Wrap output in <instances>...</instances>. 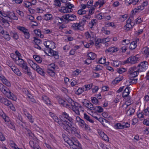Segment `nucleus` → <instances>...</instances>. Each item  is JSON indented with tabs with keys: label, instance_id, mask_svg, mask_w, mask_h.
<instances>
[{
	"label": "nucleus",
	"instance_id": "a18cd8bd",
	"mask_svg": "<svg viewBox=\"0 0 149 149\" xmlns=\"http://www.w3.org/2000/svg\"><path fill=\"white\" fill-rule=\"evenodd\" d=\"M25 114L27 117L30 122L31 123H33V120L32 118V116L31 115L29 114V113H27V114Z\"/></svg>",
	"mask_w": 149,
	"mask_h": 149
},
{
	"label": "nucleus",
	"instance_id": "c85d7f7f",
	"mask_svg": "<svg viewBox=\"0 0 149 149\" xmlns=\"http://www.w3.org/2000/svg\"><path fill=\"white\" fill-rule=\"evenodd\" d=\"M42 100L47 104H50V101L49 99L46 96H43L42 97Z\"/></svg>",
	"mask_w": 149,
	"mask_h": 149
},
{
	"label": "nucleus",
	"instance_id": "2f4dec72",
	"mask_svg": "<svg viewBox=\"0 0 149 149\" xmlns=\"http://www.w3.org/2000/svg\"><path fill=\"white\" fill-rule=\"evenodd\" d=\"M144 54L146 57H148L149 55V49L147 47H145L143 48Z\"/></svg>",
	"mask_w": 149,
	"mask_h": 149
},
{
	"label": "nucleus",
	"instance_id": "338daca9",
	"mask_svg": "<svg viewBox=\"0 0 149 149\" xmlns=\"http://www.w3.org/2000/svg\"><path fill=\"white\" fill-rule=\"evenodd\" d=\"M143 124L149 126V118L144 119L143 122Z\"/></svg>",
	"mask_w": 149,
	"mask_h": 149
},
{
	"label": "nucleus",
	"instance_id": "0e129e2a",
	"mask_svg": "<svg viewBox=\"0 0 149 149\" xmlns=\"http://www.w3.org/2000/svg\"><path fill=\"white\" fill-rule=\"evenodd\" d=\"M106 59L105 58H101L99 60V62L100 64H104L105 63Z\"/></svg>",
	"mask_w": 149,
	"mask_h": 149
},
{
	"label": "nucleus",
	"instance_id": "473e14b6",
	"mask_svg": "<svg viewBox=\"0 0 149 149\" xmlns=\"http://www.w3.org/2000/svg\"><path fill=\"white\" fill-rule=\"evenodd\" d=\"M17 29L22 31L24 34L28 30V29L24 27L19 26L17 27Z\"/></svg>",
	"mask_w": 149,
	"mask_h": 149
},
{
	"label": "nucleus",
	"instance_id": "f704fd0d",
	"mask_svg": "<svg viewBox=\"0 0 149 149\" xmlns=\"http://www.w3.org/2000/svg\"><path fill=\"white\" fill-rule=\"evenodd\" d=\"M84 118L91 123H93L94 122L93 120L91 119L90 117L86 113H84Z\"/></svg>",
	"mask_w": 149,
	"mask_h": 149
},
{
	"label": "nucleus",
	"instance_id": "f257e3e1",
	"mask_svg": "<svg viewBox=\"0 0 149 149\" xmlns=\"http://www.w3.org/2000/svg\"><path fill=\"white\" fill-rule=\"evenodd\" d=\"M64 124H61L62 127L66 131L76 136L79 135V132L74 127L72 126L71 123H70L68 121L65 120Z\"/></svg>",
	"mask_w": 149,
	"mask_h": 149
},
{
	"label": "nucleus",
	"instance_id": "864d4df0",
	"mask_svg": "<svg viewBox=\"0 0 149 149\" xmlns=\"http://www.w3.org/2000/svg\"><path fill=\"white\" fill-rule=\"evenodd\" d=\"M23 4L24 6L27 8H29L30 6H31V2L29 1H24Z\"/></svg>",
	"mask_w": 149,
	"mask_h": 149
},
{
	"label": "nucleus",
	"instance_id": "13d9d810",
	"mask_svg": "<svg viewBox=\"0 0 149 149\" xmlns=\"http://www.w3.org/2000/svg\"><path fill=\"white\" fill-rule=\"evenodd\" d=\"M91 99L92 102L93 103L95 104H96L98 103V100L95 97H93L92 98L91 97Z\"/></svg>",
	"mask_w": 149,
	"mask_h": 149
},
{
	"label": "nucleus",
	"instance_id": "7ed1b4c3",
	"mask_svg": "<svg viewBox=\"0 0 149 149\" xmlns=\"http://www.w3.org/2000/svg\"><path fill=\"white\" fill-rule=\"evenodd\" d=\"M55 43L51 41L49 45V48L46 49V50L48 51L49 56H54L56 59H57L59 58L58 53L53 50L55 47Z\"/></svg>",
	"mask_w": 149,
	"mask_h": 149
},
{
	"label": "nucleus",
	"instance_id": "58836bf2",
	"mask_svg": "<svg viewBox=\"0 0 149 149\" xmlns=\"http://www.w3.org/2000/svg\"><path fill=\"white\" fill-rule=\"evenodd\" d=\"M10 35L15 40H17L19 38V36L16 33L11 32L10 33Z\"/></svg>",
	"mask_w": 149,
	"mask_h": 149
},
{
	"label": "nucleus",
	"instance_id": "0eeeda50",
	"mask_svg": "<svg viewBox=\"0 0 149 149\" xmlns=\"http://www.w3.org/2000/svg\"><path fill=\"white\" fill-rule=\"evenodd\" d=\"M81 107L80 105L79 104L75 102L74 104L73 105V106L71 107H69L72 108L73 111H74L76 114L79 115L80 114L79 109L80 108H81Z\"/></svg>",
	"mask_w": 149,
	"mask_h": 149
},
{
	"label": "nucleus",
	"instance_id": "6ab92c4d",
	"mask_svg": "<svg viewBox=\"0 0 149 149\" xmlns=\"http://www.w3.org/2000/svg\"><path fill=\"white\" fill-rule=\"evenodd\" d=\"M1 33L3 34L4 38L7 40H9L10 39V36L6 31L3 30L1 31Z\"/></svg>",
	"mask_w": 149,
	"mask_h": 149
},
{
	"label": "nucleus",
	"instance_id": "dca6fc26",
	"mask_svg": "<svg viewBox=\"0 0 149 149\" xmlns=\"http://www.w3.org/2000/svg\"><path fill=\"white\" fill-rule=\"evenodd\" d=\"M63 117L67 119L71 123H73V119L70 117L69 116V115L65 112H63L62 114Z\"/></svg>",
	"mask_w": 149,
	"mask_h": 149
},
{
	"label": "nucleus",
	"instance_id": "393cba45",
	"mask_svg": "<svg viewBox=\"0 0 149 149\" xmlns=\"http://www.w3.org/2000/svg\"><path fill=\"white\" fill-rule=\"evenodd\" d=\"M5 17L6 16L4 17L5 18L1 17V21L3 23L6 24L7 26H9V23L8 22L9 21V19H8V18L7 17L6 18Z\"/></svg>",
	"mask_w": 149,
	"mask_h": 149
},
{
	"label": "nucleus",
	"instance_id": "ea45409f",
	"mask_svg": "<svg viewBox=\"0 0 149 149\" xmlns=\"http://www.w3.org/2000/svg\"><path fill=\"white\" fill-rule=\"evenodd\" d=\"M134 109L132 108H130L127 111V113L129 116H130L133 114L134 112Z\"/></svg>",
	"mask_w": 149,
	"mask_h": 149
},
{
	"label": "nucleus",
	"instance_id": "7c9ffc66",
	"mask_svg": "<svg viewBox=\"0 0 149 149\" xmlns=\"http://www.w3.org/2000/svg\"><path fill=\"white\" fill-rule=\"evenodd\" d=\"M45 19L47 20H51L53 19L52 15L50 14H46L45 15Z\"/></svg>",
	"mask_w": 149,
	"mask_h": 149
},
{
	"label": "nucleus",
	"instance_id": "423d86ee",
	"mask_svg": "<svg viewBox=\"0 0 149 149\" xmlns=\"http://www.w3.org/2000/svg\"><path fill=\"white\" fill-rule=\"evenodd\" d=\"M148 66V63L146 61L141 62L137 67L139 69V72L144 71Z\"/></svg>",
	"mask_w": 149,
	"mask_h": 149
},
{
	"label": "nucleus",
	"instance_id": "412c9836",
	"mask_svg": "<svg viewBox=\"0 0 149 149\" xmlns=\"http://www.w3.org/2000/svg\"><path fill=\"white\" fill-rule=\"evenodd\" d=\"M0 116L3 118L6 122H9L10 120L9 118L1 110L0 111Z\"/></svg>",
	"mask_w": 149,
	"mask_h": 149
},
{
	"label": "nucleus",
	"instance_id": "aec40b11",
	"mask_svg": "<svg viewBox=\"0 0 149 149\" xmlns=\"http://www.w3.org/2000/svg\"><path fill=\"white\" fill-rule=\"evenodd\" d=\"M118 50V48L115 47H111L105 50L106 52H110L111 53L115 52L117 51Z\"/></svg>",
	"mask_w": 149,
	"mask_h": 149
},
{
	"label": "nucleus",
	"instance_id": "9b49d317",
	"mask_svg": "<svg viewBox=\"0 0 149 149\" xmlns=\"http://www.w3.org/2000/svg\"><path fill=\"white\" fill-rule=\"evenodd\" d=\"M87 56H88V58L86 61V63L88 65L91 63V62H88L87 61H88L89 60H93L95 59L96 57V54L93 52H91L87 54Z\"/></svg>",
	"mask_w": 149,
	"mask_h": 149
},
{
	"label": "nucleus",
	"instance_id": "9d476101",
	"mask_svg": "<svg viewBox=\"0 0 149 149\" xmlns=\"http://www.w3.org/2000/svg\"><path fill=\"white\" fill-rule=\"evenodd\" d=\"M49 113L51 117L54 120L58 123V124L62 127V125H61V124H62L63 123V124H64L65 123V121L60 120L59 121L58 117L54 114L51 112H50Z\"/></svg>",
	"mask_w": 149,
	"mask_h": 149
},
{
	"label": "nucleus",
	"instance_id": "a211bd4d",
	"mask_svg": "<svg viewBox=\"0 0 149 149\" xmlns=\"http://www.w3.org/2000/svg\"><path fill=\"white\" fill-rule=\"evenodd\" d=\"M5 17L8 18L9 19H10L15 20H17L18 19V18L15 16V14L13 12L10 13L7 16H6Z\"/></svg>",
	"mask_w": 149,
	"mask_h": 149
},
{
	"label": "nucleus",
	"instance_id": "a19ab883",
	"mask_svg": "<svg viewBox=\"0 0 149 149\" xmlns=\"http://www.w3.org/2000/svg\"><path fill=\"white\" fill-rule=\"evenodd\" d=\"M54 70H52L51 69H48L47 73L51 76H55V73Z\"/></svg>",
	"mask_w": 149,
	"mask_h": 149
},
{
	"label": "nucleus",
	"instance_id": "79ce46f5",
	"mask_svg": "<svg viewBox=\"0 0 149 149\" xmlns=\"http://www.w3.org/2000/svg\"><path fill=\"white\" fill-rule=\"evenodd\" d=\"M137 82V79H134L133 78H130V79L129 80V82L130 83L132 84H135Z\"/></svg>",
	"mask_w": 149,
	"mask_h": 149
},
{
	"label": "nucleus",
	"instance_id": "3c124183",
	"mask_svg": "<svg viewBox=\"0 0 149 149\" xmlns=\"http://www.w3.org/2000/svg\"><path fill=\"white\" fill-rule=\"evenodd\" d=\"M52 41H47L44 42V45L45 46L46 49H47L48 48H49V45Z\"/></svg>",
	"mask_w": 149,
	"mask_h": 149
},
{
	"label": "nucleus",
	"instance_id": "c03bdc74",
	"mask_svg": "<svg viewBox=\"0 0 149 149\" xmlns=\"http://www.w3.org/2000/svg\"><path fill=\"white\" fill-rule=\"evenodd\" d=\"M115 126L117 129H123L124 128L123 124L122 125L120 123H118L116 124Z\"/></svg>",
	"mask_w": 149,
	"mask_h": 149
},
{
	"label": "nucleus",
	"instance_id": "5701e85b",
	"mask_svg": "<svg viewBox=\"0 0 149 149\" xmlns=\"http://www.w3.org/2000/svg\"><path fill=\"white\" fill-rule=\"evenodd\" d=\"M130 93L129 88L127 87L124 91L122 93V96L123 97H126L129 95Z\"/></svg>",
	"mask_w": 149,
	"mask_h": 149
},
{
	"label": "nucleus",
	"instance_id": "72a5a7b5",
	"mask_svg": "<svg viewBox=\"0 0 149 149\" xmlns=\"http://www.w3.org/2000/svg\"><path fill=\"white\" fill-rule=\"evenodd\" d=\"M37 72L41 75L45 76V72H44L43 70L41 68L39 67L36 70Z\"/></svg>",
	"mask_w": 149,
	"mask_h": 149
},
{
	"label": "nucleus",
	"instance_id": "4c0bfd02",
	"mask_svg": "<svg viewBox=\"0 0 149 149\" xmlns=\"http://www.w3.org/2000/svg\"><path fill=\"white\" fill-rule=\"evenodd\" d=\"M65 7L68 9H72V8L73 7V5L71 4L70 3L67 1L65 3Z\"/></svg>",
	"mask_w": 149,
	"mask_h": 149
},
{
	"label": "nucleus",
	"instance_id": "680f3d73",
	"mask_svg": "<svg viewBox=\"0 0 149 149\" xmlns=\"http://www.w3.org/2000/svg\"><path fill=\"white\" fill-rule=\"evenodd\" d=\"M54 5L56 6H59L61 5L60 1L59 0H55L54 1Z\"/></svg>",
	"mask_w": 149,
	"mask_h": 149
},
{
	"label": "nucleus",
	"instance_id": "f3484780",
	"mask_svg": "<svg viewBox=\"0 0 149 149\" xmlns=\"http://www.w3.org/2000/svg\"><path fill=\"white\" fill-rule=\"evenodd\" d=\"M28 63L30 64L32 68L34 70H36L39 67L36 63H34L32 61L29 60L28 61Z\"/></svg>",
	"mask_w": 149,
	"mask_h": 149
},
{
	"label": "nucleus",
	"instance_id": "f03ea898",
	"mask_svg": "<svg viewBox=\"0 0 149 149\" xmlns=\"http://www.w3.org/2000/svg\"><path fill=\"white\" fill-rule=\"evenodd\" d=\"M64 139L73 149H81V145L77 141L70 139L66 136L64 137Z\"/></svg>",
	"mask_w": 149,
	"mask_h": 149
},
{
	"label": "nucleus",
	"instance_id": "b1692460",
	"mask_svg": "<svg viewBox=\"0 0 149 149\" xmlns=\"http://www.w3.org/2000/svg\"><path fill=\"white\" fill-rule=\"evenodd\" d=\"M102 123L104 126L107 127H108L110 125V122L105 119H102Z\"/></svg>",
	"mask_w": 149,
	"mask_h": 149
},
{
	"label": "nucleus",
	"instance_id": "39448f33",
	"mask_svg": "<svg viewBox=\"0 0 149 149\" xmlns=\"http://www.w3.org/2000/svg\"><path fill=\"white\" fill-rule=\"evenodd\" d=\"M3 93L5 94L8 98L15 101L16 100V97L10 91L9 89L6 86H5V88H4V92H3Z\"/></svg>",
	"mask_w": 149,
	"mask_h": 149
},
{
	"label": "nucleus",
	"instance_id": "6e6552de",
	"mask_svg": "<svg viewBox=\"0 0 149 149\" xmlns=\"http://www.w3.org/2000/svg\"><path fill=\"white\" fill-rule=\"evenodd\" d=\"M138 59L139 58L137 57V55L135 56H132L127 58L126 62L134 64L138 61Z\"/></svg>",
	"mask_w": 149,
	"mask_h": 149
},
{
	"label": "nucleus",
	"instance_id": "f8f14e48",
	"mask_svg": "<svg viewBox=\"0 0 149 149\" xmlns=\"http://www.w3.org/2000/svg\"><path fill=\"white\" fill-rule=\"evenodd\" d=\"M65 20H74L76 19V16L73 14H69L65 15Z\"/></svg>",
	"mask_w": 149,
	"mask_h": 149
},
{
	"label": "nucleus",
	"instance_id": "ddd939ff",
	"mask_svg": "<svg viewBox=\"0 0 149 149\" xmlns=\"http://www.w3.org/2000/svg\"><path fill=\"white\" fill-rule=\"evenodd\" d=\"M0 102L7 106L9 107L10 105H12V103L10 101L6 99L3 97L1 98V96H0Z\"/></svg>",
	"mask_w": 149,
	"mask_h": 149
},
{
	"label": "nucleus",
	"instance_id": "1a4fd4ad",
	"mask_svg": "<svg viewBox=\"0 0 149 149\" xmlns=\"http://www.w3.org/2000/svg\"><path fill=\"white\" fill-rule=\"evenodd\" d=\"M84 24L82 22L74 23L73 24L72 26L75 30H81L83 29V26Z\"/></svg>",
	"mask_w": 149,
	"mask_h": 149
},
{
	"label": "nucleus",
	"instance_id": "e433bc0d",
	"mask_svg": "<svg viewBox=\"0 0 149 149\" xmlns=\"http://www.w3.org/2000/svg\"><path fill=\"white\" fill-rule=\"evenodd\" d=\"M94 110H96L99 113L102 112L103 111V109L100 106H96V107H94Z\"/></svg>",
	"mask_w": 149,
	"mask_h": 149
},
{
	"label": "nucleus",
	"instance_id": "a878e982",
	"mask_svg": "<svg viewBox=\"0 0 149 149\" xmlns=\"http://www.w3.org/2000/svg\"><path fill=\"white\" fill-rule=\"evenodd\" d=\"M18 59L16 61V63L20 66L23 65L26 63L23 60L20 58L19 57H18Z\"/></svg>",
	"mask_w": 149,
	"mask_h": 149
},
{
	"label": "nucleus",
	"instance_id": "4468645a",
	"mask_svg": "<svg viewBox=\"0 0 149 149\" xmlns=\"http://www.w3.org/2000/svg\"><path fill=\"white\" fill-rule=\"evenodd\" d=\"M72 9H68L65 6H63L59 8V10L61 13H66L72 12Z\"/></svg>",
	"mask_w": 149,
	"mask_h": 149
},
{
	"label": "nucleus",
	"instance_id": "774afa93",
	"mask_svg": "<svg viewBox=\"0 0 149 149\" xmlns=\"http://www.w3.org/2000/svg\"><path fill=\"white\" fill-rule=\"evenodd\" d=\"M143 111L146 116L148 115L149 114V107H148L146 109H145Z\"/></svg>",
	"mask_w": 149,
	"mask_h": 149
},
{
	"label": "nucleus",
	"instance_id": "bb28decb",
	"mask_svg": "<svg viewBox=\"0 0 149 149\" xmlns=\"http://www.w3.org/2000/svg\"><path fill=\"white\" fill-rule=\"evenodd\" d=\"M33 58L38 63H40L42 61V58L39 56L37 55H33Z\"/></svg>",
	"mask_w": 149,
	"mask_h": 149
},
{
	"label": "nucleus",
	"instance_id": "2eb2a0df",
	"mask_svg": "<svg viewBox=\"0 0 149 149\" xmlns=\"http://www.w3.org/2000/svg\"><path fill=\"white\" fill-rule=\"evenodd\" d=\"M76 120L78 123V124L81 127L83 128L84 127L85 123L84 121L82 119H81L79 116H77L76 118Z\"/></svg>",
	"mask_w": 149,
	"mask_h": 149
},
{
	"label": "nucleus",
	"instance_id": "052dcab7",
	"mask_svg": "<svg viewBox=\"0 0 149 149\" xmlns=\"http://www.w3.org/2000/svg\"><path fill=\"white\" fill-rule=\"evenodd\" d=\"M126 28V30L127 31H129L130 29L132 28V26L130 23H127L125 25Z\"/></svg>",
	"mask_w": 149,
	"mask_h": 149
},
{
	"label": "nucleus",
	"instance_id": "bf43d9fd",
	"mask_svg": "<svg viewBox=\"0 0 149 149\" xmlns=\"http://www.w3.org/2000/svg\"><path fill=\"white\" fill-rule=\"evenodd\" d=\"M138 117L140 119L143 118H144V113L141 112L137 114Z\"/></svg>",
	"mask_w": 149,
	"mask_h": 149
},
{
	"label": "nucleus",
	"instance_id": "5fc2aeb1",
	"mask_svg": "<svg viewBox=\"0 0 149 149\" xmlns=\"http://www.w3.org/2000/svg\"><path fill=\"white\" fill-rule=\"evenodd\" d=\"M93 0L89 1L87 3V7L88 8H90L91 6H93Z\"/></svg>",
	"mask_w": 149,
	"mask_h": 149
},
{
	"label": "nucleus",
	"instance_id": "c756f323",
	"mask_svg": "<svg viewBox=\"0 0 149 149\" xmlns=\"http://www.w3.org/2000/svg\"><path fill=\"white\" fill-rule=\"evenodd\" d=\"M136 41H133L132 42L129 46V48L131 49H133L135 48L137 45H136Z\"/></svg>",
	"mask_w": 149,
	"mask_h": 149
},
{
	"label": "nucleus",
	"instance_id": "20e7f679",
	"mask_svg": "<svg viewBox=\"0 0 149 149\" xmlns=\"http://www.w3.org/2000/svg\"><path fill=\"white\" fill-rule=\"evenodd\" d=\"M139 69L136 66H134L130 68L129 70V77L130 78H134L136 77L139 73Z\"/></svg>",
	"mask_w": 149,
	"mask_h": 149
},
{
	"label": "nucleus",
	"instance_id": "8fccbe9b",
	"mask_svg": "<svg viewBox=\"0 0 149 149\" xmlns=\"http://www.w3.org/2000/svg\"><path fill=\"white\" fill-rule=\"evenodd\" d=\"M126 71L125 68H119L118 69L117 72L120 74H122Z\"/></svg>",
	"mask_w": 149,
	"mask_h": 149
},
{
	"label": "nucleus",
	"instance_id": "603ef678",
	"mask_svg": "<svg viewBox=\"0 0 149 149\" xmlns=\"http://www.w3.org/2000/svg\"><path fill=\"white\" fill-rule=\"evenodd\" d=\"M86 11L84 9L79 10L78 11V14L79 15H84L86 14Z\"/></svg>",
	"mask_w": 149,
	"mask_h": 149
},
{
	"label": "nucleus",
	"instance_id": "c9c22d12",
	"mask_svg": "<svg viewBox=\"0 0 149 149\" xmlns=\"http://www.w3.org/2000/svg\"><path fill=\"white\" fill-rule=\"evenodd\" d=\"M91 110H94V107L90 102L87 104L86 106V107Z\"/></svg>",
	"mask_w": 149,
	"mask_h": 149
},
{
	"label": "nucleus",
	"instance_id": "de8ad7c7",
	"mask_svg": "<svg viewBox=\"0 0 149 149\" xmlns=\"http://www.w3.org/2000/svg\"><path fill=\"white\" fill-rule=\"evenodd\" d=\"M24 36L25 38L26 39H28L30 36V34L28 30L25 32L24 34Z\"/></svg>",
	"mask_w": 149,
	"mask_h": 149
},
{
	"label": "nucleus",
	"instance_id": "09e8293b",
	"mask_svg": "<svg viewBox=\"0 0 149 149\" xmlns=\"http://www.w3.org/2000/svg\"><path fill=\"white\" fill-rule=\"evenodd\" d=\"M104 16L103 15V14L100 13L98 14L96 16V17L99 20H100L104 18Z\"/></svg>",
	"mask_w": 149,
	"mask_h": 149
},
{
	"label": "nucleus",
	"instance_id": "cd10ccee",
	"mask_svg": "<svg viewBox=\"0 0 149 149\" xmlns=\"http://www.w3.org/2000/svg\"><path fill=\"white\" fill-rule=\"evenodd\" d=\"M65 16H63L61 17H56L55 18V19L56 20L58 21V22L60 24L62 23L63 22L65 19Z\"/></svg>",
	"mask_w": 149,
	"mask_h": 149
},
{
	"label": "nucleus",
	"instance_id": "37998d69",
	"mask_svg": "<svg viewBox=\"0 0 149 149\" xmlns=\"http://www.w3.org/2000/svg\"><path fill=\"white\" fill-rule=\"evenodd\" d=\"M67 101L68 103L69 104H70V107L73 106V105H74V103H75L72 99L70 98L68 99Z\"/></svg>",
	"mask_w": 149,
	"mask_h": 149
},
{
	"label": "nucleus",
	"instance_id": "e2e57ef3",
	"mask_svg": "<svg viewBox=\"0 0 149 149\" xmlns=\"http://www.w3.org/2000/svg\"><path fill=\"white\" fill-rule=\"evenodd\" d=\"M10 145L12 147L14 148L17 147V145L13 141H10Z\"/></svg>",
	"mask_w": 149,
	"mask_h": 149
},
{
	"label": "nucleus",
	"instance_id": "4be33fe9",
	"mask_svg": "<svg viewBox=\"0 0 149 149\" xmlns=\"http://www.w3.org/2000/svg\"><path fill=\"white\" fill-rule=\"evenodd\" d=\"M0 79L3 82V83L8 86L10 87L11 86V84L10 82L4 77H0Z\"/></svg>",
	"mask_w": 149,
	"mask_h": 149
},
{
	"label": "nucleus",
	"instance_id": "6e6d98bb",
	"mask_svg": "<svg viewBox=\"0 0 149 149\" xmlns=\"http://www.w3.org/2000/svg\"><path fill=\"white\" fill-rule=\"evenodd\" d=\"M13 72L18 76H20L22 74L19 70L17 68V69H16Z\"/></svg>",
	"mask_w": 149,
	"mask_h": 149
},
{
	"label": "nucleus",
	"instance_id": "49530a36",
	"mask_svg": "<svg viewBox=\"0 0 149 149\" xmlns=\"http://www.w3.org/2000/svg\"><path fill=\"white\" fill-rule=\"evenodd\" d=\"M123 78V76H121L119 77L116 78L114 79V81L116 82V83H117L120 81H121Z\"/></svg>",
	"mask_w": 149,
	"mask_h": 149
},
{
	"label": "nucleus",
	"instance_id": "69168bd1",
	"mask_svg": "<svg viewBox=\"0 0 149 149\" xmlns=\"http://www.w3.org/2000/svg\"><path fill=\"white\" fill-rule=\"evenodd\" d=\"M55 68V66L54 64H51L49 65V66L48 69H51L52 70H54Z\"/></svg>",
	"mask_w": 149,
	"mask_h": 149
},
{
	"label": "nucleus",
	"instance_id": "4d7b16f0",
	"mask_svg": "<svg viewBox=\"0 0 149 149\" xmlns=\"http://www.w3.org/2000/svg\"><path fill=\"white\" fill-rule=\"evenodd\" d=\"M29 144L31 147L33 148H36L35 146H36L37 144L36 143H35L33 141H30Z\"/></svg>",
	"mask_w": 149,
	"mask_h": 149
}]
</instances>
